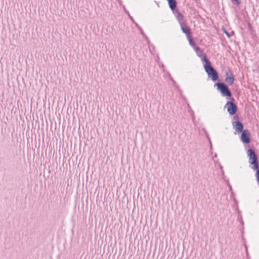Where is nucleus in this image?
<instances>
[{
  "instance_id": "1",
  "label": "nucleus",
  "mask_w": 259,
  "mask_h": 259,
  "mask_svg": "<svg viewBox=\"0 0 259 259\" xmlns=\"http://www.w3.org/2000/svg\"><path fill=\"white\" fill-rule=\"evenodd\" d=\"M203 61L205 62L204 68L208 76L210 77L213 81L217 80L218 78L217 72L210 66V62L207 59L206 57L204 56H203Z\"/></svg>"
},
{
  "instance_id": "2",
  "label": "nucleus",
  "mask_w": 259,
  "mask_h": 259,
  "mask_svg": "<svg viewBox=\"0 0 259 259\" xmlns=\"http://www.w3.org/2000/svg\"><path fill=\"white\" fill-rule=\"evenodd\" d=\"M247 155L249 159V163L253 165L252 168L257 169L258 168V164L257 162V157L254 152L251 149L247 150Z\"/></svg>"
},
{
  "instance_id": "3",
  "label": "nucleus",
  "mask_w": 259,
  "mask_h": 259,
  "mask_svg": "<svg viewBox=\"0 0 259 259\" xmlns=\"http://www.w3.org/2000/svg\"><path fill=\"white\" fill-rule=\"evenodd\" d=\"M218 89L220 91L224 96L231 97V93L228 87L223 83H218L216 84Z\"/></svg>"
},
{
  "instance_id": "4",
  "label": "nucleus",
  "mask_w": 259,
  "mask_h": 259,
  "mask_svg": "<svg viewBox=\"0 0 259 259\" xmlns=\"http://www.w3.org/2000/svg\"><path fill=\"white\" fill-rule=\"evenodd\" d=\"M225 108L230 115H234L237 111V106L232 102H227L225 106Z\"/></svg>"
},
{
  "instance_id": "5",
  "label": "nucleus",
  "mask_w": 259,
  "mask_h": 259,
  "mask_svg": "<svg viewBox=\"0 0 259 259\" xmlns=\"http://www.w3.org/2000/svg\"><path fill=\"white\" fill-rule=\"evenodd\" d=\"M250 134L247 130H244L241 132L240 139L242 142L244 144H248L250 142Z\"/></svg>"
},
{
  "instance_id": "6",
  "label": "nucleus",
  "mask_w": 259,
  "mask_h": 259,
  "mask_svg": "<svg viewBox=\"0 0 259 259\" xmlns=\"http://www.w3.org/2000/svg\"><path fill=\"white\" fill-rule=\"evenodd\" d=\"M233 127L235 131V134L242 132L243 126L240 121H235L232 123Z\"/></svg>"
},
{
  "instance_id": "7",
  "label": "nucleus",
  "mask_w": 259,
  "mask_h": 259,
  "mask_svg": "<svg viewBox=\"0 0 259 259\" xmlns=\"http://www.w3.org/2000/svg\"><path fill=\"white\" fill-rule=\"evenodd\" d=\"M181 30H182L183 32L185 33L187 36H190V29L186 26L184 24H183L180 25Z\"/></svg>"
},
{
  "instance_id": "8",
  "label": "nucleus",
  "mask_w": 259,
  "mask_h": 259,
  "mask_svg": "<svg viewBox=\"0 0 259 259\" xmlns=\"http://www.w3.org/2000/svg\"><path fill=\"white\" fill-rule=\"evenodd\" d=\"M227 77L226 79V81L229 85H232L234 81V78L232 74H229V73H227Z\"/></svg>"
},
{
  "instance_id": "9",
  "label": "nucleus",
  "mask_w": 259,
  "mask_h": 259,
  "mask_svg": "<svg viewBox=\"0 0 259 259\" xmlns=\"http://www.w3.org/2000/svg\"><path fill=\"white\" fill-rule=\"evenodd\" d=\"M195 51L196 52L197 55L199 57H201L203 61V56L205 57V55L203 54V52L202 50L200 49V48L198 47H195L194 48Z\"/></svg>"
},
{
  "instance_id": "10",
  "label": "nucleus",
  "mask_w": 259,
  "mask_h": 259,
  "mask_svg": "<svg viewBox=\"0 0 259 259\" xmlns=\"http://www.w3.org/2000/svg\"><path fill=\"white\" fill-rule=\"evenodd\" d=\"M168 2V4L170 8L174 10L176 7V2L175 0H167Z\"/></svg>"
},
{
  "instance_id": "11",
  "label": "nucleus",
  "mask_w": 259,
  "mask_h": 259,
  "mask_svg": "<svg viewBox=\"0 0 259 259\" xmlns=\"http://www.w3.org/2000/svg\"><path fill=\"white\" fill-rule=\"evenodd\" d=\"M176 17L180 25H181V24H184V22L183 21V16L182 15V14H181L180 13H178Z\"/></svg>"
},
{
  "instance_id": "12",
  "label": "nucleus",
  "mask_w": 259,
  "mask_h": 259,
  "mask_svg": "<svg viewBox=\"0 0 259 259\" xmlns=\"http://www.w3.org/2000/svg\"><path fill=\"white\" fill-rule=\"evenodd\" d=\"M187 38L189 40V44L193 47L194 48L195 47H196L195 45V43L193 41L192 38L190 36H187Z\"/></svg>"
},
{
  "instance_id": "13",
  "label": "nucleus",
  "mask_w": 259,
  "mask_h": 259,
  "mask_svg": "<svg viewBox=\"0 0 259 259\" xmlns=\"http://www.w3.org/2000/svg\"><path fill=\"white\" fill-rule=\"evenodd\" d=\"M256 170V174H255V177H256V178L257 182L259 184V169H258V168H257Z\"/></svg>"
},
{
  "instance_id": "14",
  "label": "nucleus",
  "mask_w": 259,
  "mask_h": 259,
  "mask_svg": "<svg viewBox=\"0 0 259 259\" xmlns=\"http://www.w3.org/2000/svg\"><path fill=\"white\" fill-rule=\"evenodd\" d=\"M225 33L228 36H229V33L227 32H226L225 30Z\"/></svg>"
}]
</instances>
